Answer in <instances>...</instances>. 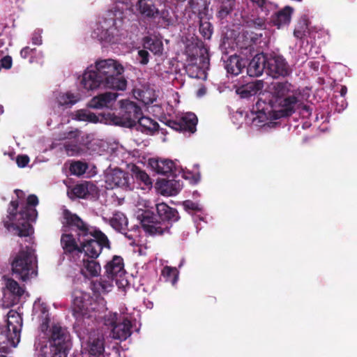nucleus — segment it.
<instances>
[{
  "label": "nucleus",
  "mask_w": 357,
  "mask_h": 357,
  "mask_svg": "<svg viewBox=\"0 0 357 357\" xmlns=\"http://www.w3.org/2000/svg\"><path fill=\"white\" fill-rule=\"evenodd\" d=\"M95 69L103 79L105 86L120 91L126 89L127 81L123 75L124 68L118 61L112 59L97 61Z\"/></svg>",
  "instance_id": "4"
},
{
  "label": "nucleus",
  "mask_w": 357,
  "mask_h": 357,
  "mask_svg": "<svg viewBox=\"0 0 357 357\" xmlns=\"http://www.w3.org/2000/svg\"><path fill=\"white\" fill-rule=\"evenodd\" d=\"M293 11L294 9L291 6H285L272 17L271 21L273 24L276 26L278 29L282 26L289 24L291 22Z\"/></svg>",
  "instance_id": "29"
},
{
  "label": "nucleus",
  "mask_w": 357,
  "mask_h": 357,
  "mask_svg": "<svg viewBox=\"0 0 357 357\" xmlns=\"http://www.w3.org/2000/svg\"><path fill=\"white\" fill-rule=\"evenodd\" d=\"M189 6L192 13L197 15L198 18L208 15V3L207 0H189Z\"/></svg>",
  "instance_id": "33"
},
{
  "label": "nucleus",
  "mask_w": 357,
  "mask_h": 357,
  "mask_svg": "<svg viewBox=\"0 0 357 357\" xmlns=\"http://www.w3.org/2000/svg\"><path fill=\"white\" fill-rule=\"evenodd\" d=\"M274 111L275 105L272 102V97L268 101L259 98L252 107V112L258 114V118L264 116L266 118L269 117L273 119Z\"/></svg>",
  "instance_id": "25"
},
{
  "label": "nucleus",
  "mask_w": 357,
  "mask_h": 357,
  "mask_svg": "<svg viewBox=\"0 0 357 357\" xmlns=\"http://www.w3.org/2000/svg\"><path fill=\"white\" fill-rule=\"evenodd\" d=\"M245 26L248 29L263 30L266 28L265 17H253L245 21Z\"/></svg>",
  "instance_id": "42"
},
{
  "label": "nucleus",
  "mask_w": 357,
  "mask_h": 357,
  "mask_svg": "<svg viewBox=\"0 0 357 357\" xmlns=\"http://www.w3.org/2000/svg\"><path fill=\"white\" fill-rule=\"evenodd\" d=\"M16 162L19 167H25L29 162V158L26 155H19L16 158Z\"/></svg>",
  "instance_id": "52"
},
{
  "label": "nucleus",
  "mask_w": 357,
  "mask_h": 357,
  "mask_svg": "<svg viewBox=\"0 0 357 357\" xmlns=\"http://www.w3.org/2000/svg\"><path fill=\"white\" fill-rule=\"evenodd\" d=\"M292 70L288 62L280 54H266V74L274 79L289 76Z\"/></svg>",
  "instance_id": "11"
},
{
  "label": "nucleus",
  "mask_w": 357,
  "mask_h": 357,
  "mask_svg": "<svg viewBox=\"0 0 357 357\" xmlns=\"http://www.w3.org/2000/svg\"><path fill=\"white\" fill-rule=\"evenodd\" d=\"M91 321H93V317H91V320H89V321L86 320V322H85L86 325H85V326H82V327H81L80 326H77L79 327L81 329H86V331H88V328H86V326H89L90 325V322Z\"/></svg>",
  "instance_id": "61"
},
{
  "label": "nucleus",
  "mask_w": 357,
  "mask_h": 357,
  "mask_svg": "<svg viewBox=\"0 0 357 357\" xmlns=\"http://www.w3.org/2000/svg\"><path fill=\"white\" fill-rule=\"evenodd\" d=\"M300 93L287 81L277 82L272 91V102L275 105L273 119L289 117L302 105Z\"/></svg>",
  "instance_id": "3"
},
{
  "label": "nucleus",
  "mask_w": 357,
  "mask_h": 357,
  "mask_svg": "<svg viewBox=\"0 0 357 357\" xmlns=\"http://www.w3.org/2000/svg\"><path fill=\"white\" fill-rule=\"evenodd\" d=\"M164 187V190L170 196L177 195L181 190V185L179 181L174 180L166 181Z\"/></svg>",
  "instance_id": "46"
},
{
  "label": "nucleus",
  "mask_w": 357,
  "mask_h": 357,
  "mask_svg": "<svg viewBox=\"0 0 357 357\" xmlns=\"http://www.w3.org/2000/svg\"><path fill=\"white\" fill-rule=\"evenodd\" d=\"M137 123H139L140 127L139 130L142 132L153 133L158 131L159 129V124L152 119L144 116L142 114L138 119Z\"/></svg>",
  "instance_id": "34"
},
{
  "label": "nucleus",
  "mask_w": 357,
  "mask_h": 357,
  "mask_svg": "<svg viewBox=\"0 0 357 357\" xmlns=\"http://www.w3.org/2000/svg\"><path fill=\"white\" fill-rule=\"evenodd\" d=\"M247 61L236 54L230 56L225 63V68L228 73L234 75H239L245 68Z\"/></svg>",
  "instance_id": "28"
},
{
  "label": "nucleus",
  "mask_w": 357,
  "mask_h": 357,
  "mask_svg": "<svg viewBox=\"0 0 357 357\" xmlns=\"http://www.w3.org/2000/svg\"><path fill=\"white\" fill-rule=\"evenodd\" d=\"M264 70L266 72V54H257L248 63L247 73L250 77H259Z\"/></svg>",
  "instance_id": "21"
},
{
  "label": "nucleus",
  "mask_w": 357,
  "mask_h": 357,
  "mask_svg": "<svg viewBox=\"0 0 357 357\" xmlns=\"http://www.w3.org/2000/svg\"><path fill=\"white\" fill-rule=\"evenodd\" d=\"M50 348H70V335L66 328L53 324L50 328Z\"/></svg>",
  "instance_id": "15"
},
{
  "label": "nucleus",
  "mask_w": 357,
  "mask_h": 357,
  "mask_svg": "<svg viewBox=\"0 0 357 357\" xmlns=\"http://www.w3.org/2000/svg\"><path fill=\"white\" fill-rule=\"evenodd\" d=\"M79 242L82 243V254L91 259H97L104 248L110 249V241L102 231L94 228L91 231L89 237H84Z\"/></svg>",
  "instance_id": "9"
},
{
  "label": "nucleus",
  "mask_w": 357,
  "mask_h": 357,
  "mask_svg": "<svg viewBox=\"0 0 357 357\" xmlns=\"http://www.w3.org/2000/svg\"><path fill=\"white\" fill-rule=\"evenodd\" d=\"M63 253L68 257L82 254V243L70 232H63L60 239Z\"/></svg>",
  "instance_id": "17"
},
{
  "label": "nucleus",
  "mask_w": 357,
  "mask_h": 357,
  "mask_svg": "<svg viewBox=\"0 0 357 357\" xmlns=\"http://www.w3.org/2000/svg\"><path fill=\"white\" fill-rule=\"evenodd\" d=\"M95 259H91V260L83 259V266L88 275L91 277L98 276L101 271L100 264Z\"/></svg>",
  "instance_id": "39"
},
{
  "label": "nucleus",
  "mask_w": 357,
  "mask_h": 357,
  "mask_svg": "<svg viewBox=\"0 0 357 357\" xmlns=\"http://www.w3.org/2000/svg\"><path fill=\"white\" fill-rule=\"evenodd\" d=\"M294 35L297 38H302L305 36V30H299L296 29L294 31Z\"/></svg>",
  "instance_id": "58"
},
{
  "label": "nucleus",
  "mask_w": 357,
  "mask_h": 357,
  "mask_svg": "<svg viewBox=\"0 0 357 357\" xmlns=\"http://www.w3.org/2000/svg\"><path fill=\"white\" fill-rule=\"evenodd\" d=\"M130 175L120 169H115L107 175V182L114 186L129 188Z\"/></svg>",
  "instance_id": "24"
},
{
  "label": "nucleus",
  "mask_w": 357,
  "mask_h": 357,
  "mask_svg": "<svg viewBox=\"0 0 357 357\" xmlns=\"http://www.w3.org/2000/svg\"><path fill=\"white\" fill-rule=\"evenodd\" d=\"M38 204V199L35 195H30L26 199V204L17 211L19 202L13 200L7 209V215L3 218L2 224L8 231L13 229L19 236H29L33 232L31 222L36 221L38 211L34 208Z\"/></svg>",
  "instance_id": "1"
},
{
  "label": "nucleus",
  "mask_w": 357,
  "mask_h": 357,
  "mask_svg": "<svg viewBox=\"0 0 357 357\" xmlns=\"http://www.w3.org/2000/svg\"><path fill=\"white\" fill-rule=\"evenodd\" d=\"M73 195L81 199H89L98 194V188L91 181H83L75 185L72 189Z\"/></svg>",
  "instance_id": "22"
},
{
  "label": "nucleus",
  "mask_w": 357,
  "mask_h": 357,
  "mask_svg": "<svg viewBox=\"0 0 357 357\" xmlns=\"http://www.w3.org/2000/svg\"><path fill=\"white\" fill-rule=\"evenodd\" d=\"M70 348H50L51 357H67Z\"/></svg>",
  "instance_id": "50"
},
{
  "label": "nucleus",
  "mask_w": 357,
  "mask_h": 357,
  "mask_svg": "<svg viewBox=\"0 0 357 357\" xmlns=\"http://www.w3.org/2000/svg\"><path fill=\"white\" fill-rule=\"evenodd\" d=\"M22 318L16 311L10 310L8 313L7 331L8 339L15 344L18 343L20 338Z\"/></svg>",
  "instance_id": "18"
},
{
  "label": "nucleus",
  "mask_w": 357,
  "mask_h": 357,
  "mask_svg": "<svg viewBox=\"0 0 357 357\" xmlns=\"http://www.w3.org/2000/svg\"><path fill=\"white\" fill-rule=\"evenodd\" d=\"M104 268L107 279L114 280L118 277L121 278L126 273L123 259L121 256L114 255Z\"/></svg>",
  "instance_id": "20"
},
{
  "label": "nucleus",
  "mask_w": 357,
  "mask_h": 357,
  "mask_svg": "<svg viewBox=\"0 0 357 357\" xmlns=\"http://www.w3.org/2000/svg\"><path fill=\"white\" fill-rule=\"evenodd\" d=\"M143 47L155 55H161L162 54V42L157 38L145 37L144 38Z\"/></svg>",
  "instance_id": "35"
},
{
  "label": "nucleus",
  "mask_w": 357,
  "mask_h": 357,
  "mask_svg": "<svg viewBox=\"0 0 357 357\" xmlns=\"http://www.w3.org/2000/svg\"><path fill=\"white\" fill-rule=\"evenodd\" d=\"M32 43L36 45H40L42 44V37L39 33H34L32 36Z\"/></svg>",
  "instance_id": "57"
},
{
  "label": "nucleus",
  "mask_w": 357,
  "mask_h": 357,
  "mask_svg": "<svg viewBox=\"0 0 357 357\" xmlns=\"http://www.w3.org/2000/svg\"><path fill=\"white\" fill-rule=\"evenodd\" d=\"M38 357H48V356H47V352L45 351L43 349H40V351L38 355Z\"/></svg>",
  "instance_id": "62"
},
{
  "label": "nucleus",
  "mask_w": 357,
  "mask_h": 357,
  "mask_svg": "<svg viewBox=\"0 0 357 357\" xmlns=\"http://www.w3.org/2000/svg\"><path fill=\"white\" fill-rule=\"evenodd\" d=\"M198 119L192 112H188L176 119H168L165 124L174 130L195 133L197 130Z\"/></svg>",
  "instance_id": "14"
},
{
  "label": "nucleus",
  "mask_w": 357,
  "mask_h": 357,
  "mask_svg": "<svg viewBox=\"0 0 357 357\" xmlns=\"http://www.w3.org/2000/svg\"><path fill=\"white\" fill-rule=\"evenodd\" d=\"M75 119L91 123H97L99 121V118L94 113L88 112L86 109H79L76 111L75 114Z\"/></svg>",
  "instance_id": "41"
},
{
  "label": "nucleus",
  "mask_w": 357,
  "mask_h": 357,
  "mask_svg": "<svg viewBox=\"0 0 357 357\" xmlns=\"http://www.w3.org/2000/svg\"><path fill=\"white\" fill-rule=\"evenodd\" d=\"M62 231L63 232H69L75 231L76 236L79 240L84 237H89L91 231L94 228L90 227L76 213H73L68 209L63 211Z\"/></svg>",
  "instance_id": "10"
},
{
  "label": "nucleus",
  "mask_w": 357,
  "mask_h": 357,
  "mask_svg": "<svg viewBox=\"0 0 357 357\" xmlns=\"http://www.w3.org/2000/svg\"><path fill=\"white\" fill-rule=\"evenodd\" d=\"M73 297L72 310L73 315L75 318V325L85 326L86 320H91V312L94 310L92 306L94 299L90 294L80 290H75Z\"/></svg>",
  "instance_id": "7"
},
{
  "label": "nucleus",
  "mask_w": 357,
  "mask_h": 357,
  "mask_svg": "<svg viewBox=\"0 0 357 357\" xmlns=\"http://www.w3.org/2000/svg\"><path fill=\"white\" fill-rule=\"evenodd\" d=\"M199 32L206 39H210L213 33L212 24L207 20V17L199 18Z\"/></svg>",
  "instance_id": "43"
},
{
  "label": "nucleus",
  "mask_w": 357,
  "mask_h": 357,
  "mask_svg": "<svg viewBox=\"0 0 357 357\" xmlns=\"http://www.w3.org/2000/svg\"><path fill=\"white\" fill-rule=\"evenodd\" d=\"M80 135L81 131L78 129L60 134L59 140H66L63 149L68 156H77L84 153Z\"/></svg>",
  "instance_id": "13"
},
{
  "label": "nucleus",
  "mask_w": 357,
  "mask_h": 357,
  "mask_svg": "<svg viewBox=\"0 0 357 357\" xmlns=\"http://www.w3.org/2000/svg\"><path fill=\"white\" fill-rule=\"evenodd\" d=\"M128 224L126 216L122 212L117 211L109 219L110 226L116 231L123 233L126 230Z\"/></svg>",
  "instance_id": "32"
},
{
  "label": "nucleus",
  "mask_w": 357,
  "mask_h": 357,
  "mask_svg": "<svg viewBox=\"0 0 357 357\" xmlns=\"http://www.w3.org/2000/svg\"><path fill=\"white\" fill-rule=\"evenodd\" d=\"M83 88L87 91H93L98 88L107 89L105 82L96 70L87 69L83 74L81 80Z\"/></svg>",
  "instance_id": "19"
},
{
  "label": "nucleus",
  "mask_w": 357,
  "mask_h": 357,
  "mask_svg": "<svg viewBox=\"0 0 357 357\" xmlns=\"http://www.w3.org/2000/svg\"><path fill=\"white\" fill-rule=\"evenodd\" d=\"M88 167L86 162L75 161L71 163L70 166V172L72 174L79 176L86 172Z\"/></svg>",
  "instance_id": "44"
},
{
  "label": "nucleus",
  "mask_w": 357,
  "mask_h": 357,
  "mask_svg": "<svg viewBox=\"0 0 357 357\" xmlns=\"http://www.w3.org/2000/svg\"><path fill=\"white\" fill-rule=\"evenodd\" d=\"M117 96L116 92H105L93 97L89 105L94 109L108 107L109 104L116 100Z\"/></svg>",
  "instance_id": "26"
},
{
  "label": "nucleus",
  "mask_w": 357,
  "mask_h": 357,
  "mask_svg": "<svg viewBox=\"0 0 357 357\" xmlns=\"http://www.w3.org/2000/svg\"><path fill=\"white\" fill-rule=\"evenodd\" d=\"M347 93V88L346 86H341L340 93L342 97H344Z\"/></svg>",
  "instance_id": "60"
},
{
  "label": "nucleus",
  "mask_w": 357,
  "mask_h": 357,
  "mask_svg": "<svg viewBox=\"0 0 357 357\" xmlns=\"http://www.w3.org/2000/svg\"><path fill=\"white\" fill-rule=\"evenodd\" d=\"M199 175H196V176H192V183L194 184H196L199 182Z\"/></svg>",
  "instance_id": "63"
},
{
  "label": "nucleus",
  "mask_w": 357,
  "mask_h": 357,
  "mask_svg": "<svg viewBox=\"0 0 357 357\" xmlns=\"http://www.w3.org/2000/svg\"><path fill=\"white\" fill-rule=\"evenodd\" d=\"M183 206L186 211H201L202 208L197 203H195L191 200H185L183 202Z\"/></svg>",
  "instance_id": "49"
},
{
  "label": "nucleus",
  "mask_w": 357,
  "mask_h": 357,
  "mask_svg": "<svg viewBox=\"0 0 357 357\" xmlns=\"http://www.w3.org/2000/svg\"><path fill=\"white\" fill-rule=\"evenodd\" d=\"M217 17L223 20L225 19L234 10L235 0H218Z\"/></svg>",
  "instance_id": "36"
},
{
  "label": "nucleus",
  "mask_w": 357,
  "mask_h": 357,
  "mask_svg": "<svg viewBox=\"0 0 357 357\" xmlns=\"http://www.w3.org/2000/svg\"><path fill=\"white\" fill-rule=\"evenodd\" d=\"M300 109H302V110L305 112L306 113H307L308 115H310L311 114V109H310V106L304 105L303 102H302V105H301Z\"/></svg>",
  "instance_id": "59"
},
{
  "label": "nucleus",
  "mask_w": 357,
  "mask_h": 357,
  "mask_svg": "<svg viewBox=\"0 0 357 357\" xmlns=\"http://www.w3.org/2000/svg\"><path fill=\"white\" fill-rule=\"evenodd\" d=\"M36 51V48H30L29 47H25L21 50L20 56L23 59H26L29 56H31L32 54H33V52Z\"/></svg>",
  "instance_id": "55"
},
{
  "label": "nucleus",
  "mask_w": 357,
  "mask_h": 357,
  "mask_svg": "<svg viewBox=\"0 0 357 357\" xmlns=\"http://www.w3.org/2000/svg\"><path fill=\"white\" fill-rule=\"evenodd\" d=\"M119 102V114L111 115V121L114 125L126 128H132L136 126L138 119L142 114L141 107L129 100H122Z\"/></svg>",
  "instance_id": "8"
},
{
  "label": "nucleus",
  "mask_w": 357,
  "mask_h": 357,
  "mask_svg": "<svg viewBox=\"0 0 357 357\" xmlns=\"http://www.w3.org/2000/svg\"><path fill=\"white\" fill-rule=\"evenodd\" d=\"M6 287L12 294L18 297L22 296L24 292L23 288L19 285L17 282L12 278H9L6 280Z\"/></svg>",
  "instance_id": "45"
},
{
  "label": "nucleus",
  "mask_w": 357,
  "mask_h": 357,
  "mask_svg": "<svg viewBox=\"0 0 357 357\" xmlns=\"http://www.w3.org/2000/svg\"><path fill=\"white\" fill-rule=\"evenodd\" d=\"M136 178L143 182L145 185L149 186L152 185V181L149 176L143 170L136 167L135 171Z\"/></svg>",
  "instance_id": "47"
},
{
  "label": "nucleus",
  "mask_w": 357,
  "mask_h": 357,
  "mask_svg": "<svg viewBox=\"0 0 357 357\" xmlns=\"http://www.w3.org/2000/svg\"><path fill=\"white\" fill-rule=\"evenodd\" d=\"M34 261L33 250L31 247L21 249L11 263L13 274L18 279L26 281L33 274L36 275Z\"/></svg>",
  "instance_id": "6"
},
{
  "label": "nucleus",
  "mask_w": 357,
  "mask_h": 357,
  "mask_svg": "<svg viewBox=\"0 0 357 357\" xmlns=\"http://www.w3.org/2000/svg\"><path fill=\"white\" fill-rule=\"evenodd\" d=\"M132 323L127 317H123L121 321L112 328L111 331L112 337L114 339L126 340L131 334Z\"/></svg>",
  "instance_id": "23"
},
{
  "label": "nucleus",
  "mask_w": 357,
  "mask_h": 357,
  "mask_svg": "<svg viewBox=\"0 0 357 357\" xmlns=\"http://www.w3.org/2000/svg\"><path fill=\"white\" fill-rule=\"evenodd\" d=\"M264 87V82L261 80L251 82L243 85L237 90L241 98H245L257 94Z\"/></svg>",
  "instance_id": "31"
},
{
  "label": "nucleus",
  "mask_w": 357,
  "mask_h": 357,
  "mask_svg": "<svg viewBox=\"0 0 357 357\" xmlns=\"http://www.w3.org/2000/svg\"><path fill=\"white\" fill-rule=\"evenodd\" d=\"M187 54L185 70L191 78H201L205 70L209 68L210 59L207 49H200L196 45L186 47Z\"/></svg>",
  "instance_id": "5"
},
{
  "label": "nucleus",
  "mask_w": 357,
  "mask_h": 357,
  "mask_svg": "<svg viewBox=\"0 0 357 357\" xmlns=\"http://www.w3.org/2000/svg\"><path fill=\"white\" fill-rule=\"evenodd\" d=\"M99 39L108 43H118L121 40L122 31L116 26L114 17L105 18L100 22V29H98Z\"/></svg>",
  "instance_id": "12"
},
{
  "label": "nucleus",
  "mask_w": 357,
  "mask_h": 357,
  "mask_svg": "<svg viewBox=\"0 0 357 357\" xmlns=\"http://www.w3.org/2000/svg\"><path fill=\"white\" fill-rule=\"evenodd\" d=\"M137 7L139 13L145 17L154 19L160 15V11L153 0H139Z\"/></svg>",
  "instance_id": "27"
},
{
  "label": "nucleus",
  "mask_w": 357,
  "mask_h": 357,
  "mask_svg": "<svg viewBox=\"0 0 357 357\" xmlns=\"http://www.w3.org/2000/svg\"><path fill=\"white\" fill-rule=\"evenodd\" d=\"M156 211L158 216L149 210L139 215L143 229L152 236L170 234L173 223L180 219L178 212L164 202L156 204Z\"/></svg>",
  "instance_id": "2"
},
{
  "label": "nucleus",
  "mask_w": 357,
  "mask_h": 357,
  "mask_svg": "<svg viewBox=\"0 0 357 357\" xmlns=\"http://www.w3.org/2000/svg\"><path fill=\"white\" fill-rule=\"evenodd\" d=\"M118 320V314L117 313H112L109 312L105 314L103 318L104 325L111 328H112L117 324Z\"/></svg>",
  "instance_id": "48"
},
{
  "label": "nucleus",
  "mask_w": 357,
  "mask_h": 357,
  "mask_svg": "<svg viewBox=\"0 0 357 357\" xmlns=\"http://www.w3.org/2000/svg\"><path fill=\"white\" fill-rule=\"evenodd\" d=\"M1 66L5 69H10L13 65L12 57L9 55L5 56L0 60Z\"/></svg>",
  "instance_id": "53"
},
{
  "label": "nucleus",
  "mask_w": 357,
  "mask_h": 357,
  "mask_svg": "<svg viewBox=\"0 0 357 357\" xmlns=\"http://www.w3.org/2000/svg\"><path fill=\"white\" fill-rule=\"evenodd\" d=\"M114 280L108 279V280L100 279L99 282V285L101 287V289L102 291H109V288H112L113 287L112 285V281Z\"/></svg>",
  "instance_id": "54"
},
{
  "label": "nucleus",
  "mask_w": 357,
  "mask_h": 357,
  "mask_svg": "<svg viewBox=\"0 0 357 357\" xmlns=\"http://www.w3.org/2000/svg\"><path fill=\"white\" fill-rule=\"evenodd\" d=\"M254 4H256L261 8V11H267L268 2L266 0H250Z\"/></svg>",
  "instance_id": "56"
},
{
  "label": "nucleus",
  "mask_w": 357,
  "mask_h": 357,
  "mask_svg": "<svg viewBox=\"0 0 357 357\" xmlns=\"http://www.w3.org/2000/svg\"><path fill=\"white\" fill-rule=\"evenodd\" d=\"M138 59L141 64L146 65L149 61V54L147 50H140L138 51Z\"/></svg>",
  "instance_id": "51"
},
{
  "label": "nucleus",
  "mask_w": 357,
  "mask_h": 357,
  "mask_svg": "<svg viewBox=\"0 0 357 357\" xmlns=\"http://www.w3.org/2000/svg\"><path fill=\"white\" fill-rule=\"evenodd\" d=\"M15 193L17 195V197H20V195H22L23 194V191L21 190H15Z\"/></svg>",
  "instance_id": "64"
},
{
  "label": "nucleus",
  "mask_w": 357,
  "mask_h": 357,
  "mask_svg": "<svg viewBox=\"0 0 357 357\" xmlns=\"http://www.w3.org/2000/svg\"><path fill=\"white\" fill-rule=\"evenodd\" d=\"M151 167L158 173L162 175H167L173 172L174 163L171 160H151L150 161Z\"/></svg>",
  "instance_id": "30"
},
{
  "label": "nucleus",
  "mask_w": 357,
  "mask_h": 357,
  "mask_svg": "<svg viewBox=\"0 0 357 357\" xmlns=\"http://www.w3.org/2000/svg\"><path fill=\"white\" fill-rule=\"evenodd\" d=\"M161 275L166 282H170L172 285H174L178 281V271L175 267L165 266L162 270Z\"/></svg>",
  "instance_id": "40"
},
{
  "label": "nucleus",
  "mask_w": 357,
  "mask_h": 357,
  "mask_svg": "<svg viewBox=\"0 0 357 357\" xmlns=\"http://www.w3.org/2000/svg\"><path fill=\"white\" fill-rule=\"evenodd\" d=\"M105 337L99 334H91L85 344L84 349L90 357H110L105 352Z\"/></svg>",
  "instance_id": "16"
},
{
  "label": "nucleus",
  "mask_w": 357,
  "mask_h": 357,
  "mask_svg": "<svg viewBox=\"0 0 357 357\" xmlns=\"http://www.w3.org/2000/svg\"><path fill=\"white\" fill-rule=\"evenodd\" d=\"M261 36L262 33H255L251 30L244 31L241 35L242 42L243 43L241 48H249L251 50L252 45L257 43Z\"/></svg>",
  "instance_id": "37"
},
{
  "label": "nucleus",
  "mask_w": 357,
  "mask_h": 357,
  "mask_svg": "<svg viewBox=\"0 0 357 357\" xmlns=\"http://www.w3.org/2000/svg\"><path fill=\"white\" fill-rule=\"evenodd\" d=\"M79 100V98L70 92L59 93L56 102L59 106L71 107Z\"/></svg>",
  "instance_id": "38"
}]
</instances>
